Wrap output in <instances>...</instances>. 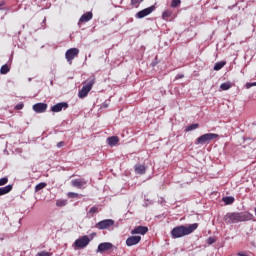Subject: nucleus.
Segmentation results:
<instances>
[{
    "instance_id": "obj_14",
    "label": "nucleus",
    "mask_w": 256,
    "mask_h": 256,
    "mask_svg": "<svg viewBox=\"0 0 256 256\" xmlns=\"http://www.w3.org/2000/svg\"><path fill=\"white\" fill-rule=\"evenodd\" d=\"M35 113H45L47 111V103H36L32 106Z\"/></svg>"
},
{
    "instance_id": "obj_35",
    "label": "nucleus",
    "mask_w": 256,
    "mask_h": 256,
    "mask_svg": "<svg viewBox=\"0 0 256 256\" xmlns=\"http://www.w3.org/2000/svg\"><path fill=\"white\" fill-rule=\"evenodd\" d=\"M23 107H24L23 103H20V104H17V105L15 106V109H16L17 111H21V109H23Z\"/></svg>"
},
{
    "instance_id": "obj_39",
    "label": "nucleus",
    "mask_w": 256,
    "mask_h": 256,
    "mask_svg": "<svg viewBox=\"0 0 256 256\" xmlns=\"http://www.w3.org/2000/svg\"><path fill=\"white\" fill-rule=\"evenodd\" d=\"M185 76L183 75V74H178L177 76H176V79H183Z\"/></svg>"
},
{
    "instance_id": "obj_24",
    "label": "nucleus",
    "mask_w": 256,
    "mask_h": 256,
    "mask_svg": "<svg viewBox=\"0 0 256 256\" xmlns=\"http://www.w3.org/2000/svg\"><path fill=\"white\" fill-rule=\"evenodd\" d=\"M223 201L225 202V205H232V203H235V198L227 196L223 198Z\"/></svg>"
},
{
    "instance_id": "obj_12",
    "label": "nucleus",
    "mask_w": 256,
    "mask_h": 256,
    "mask_svg": "<svg viewBox=\"0 0 256 256\" xmlns=\"http://www.w3.org/2000/svg\"><path fill=\"white\" fill-rule=\"evenodd\" d=\"M149 231L147 226H137L131 230V235H145Z\"/></svg>"
},
{
    "instance_id": "obj_5",
    "label": "nucleus",
    "mask_w": 256,
    "mask_h": 256,
    "mask_svg": "<svg viewBox=\"0 0 256 256\" xmlns=\"http://www.w3.org/2000/svg\"><path fill=\"white\" fill-rule=\"evenodd\" d=\"M89 243H91V240L89 239V236L85 235L75 240L74 247L75 249H85Z\"/></svg>"
},
{
    "instance_id": "obj_9",
    "label": "nucleus",
    "mask_w": 256,
    "mask_h": 256,
    "mask_svg": "<svg viewBox=\"0 0 256 256\" xmlns=\"http://www.w3.org/2000/svg\"><path fill=\"white\" fill-rule=\"evenodd\" d=\"M68 108H69V104L67 102H60L52 106L50 108V111H52V113H60V111H63V109L65 110Z\"/></svg>"
},
{
    "instance_id": "obj_38",
    "label": "nucleus",
    "mask_w": 256,
    "mask_h": 256,
    "mask_svg": "<svg viewBox=\"0 0 256 256\" xmlns=\"http://www.w3.org/2000/svg\"><path fill=\"white\" fill-rule=\"evenodd\" d=\"M237 255L238 256H247V252H238Z\"/></svg>"
},
{
    "instance_id": "obj_3",
    "label": "nucleus",
    "mask_w": 256,
    "mask_h": 256,
    "mask_svg": "<svg viewBox=\"0 0 256 256\" xmlns=\"http://www.w3.org/2000/svg\"><path fill=\"white\" fill-rule=\"evenodd\" d=\"M93 85H95V76H92L86 81V85L82 87V89L78 92L79 99H85L89 92L93 89Z\"/></svg>"
},
{
    "instance_id": "obj_40",
    "label": "nucleus",
    "mask_w": 256,
    "mask_h": 256,
    "mask_svg": "<svg viewBox=\"0 0 256 256\" xmlns=\"http://www.w3.org/2000/svg\"><path fill=\"white\" fill-rule=\"evenodd\" d=\"M5 5V1L0 2V7H3Z\"/></svg>"
},
{
    "instance_id": "obj_29",
    "label": "nucleus",
    "mask_w": 256,
    "mask_h": 256,
    "mask_svg": "<svg viewBox=\"0 0 256 256\" xmlns=\"http://www.w3.org/2000/svg\"><path fill=\"white\" fill-rule=\"evenodd\" d=\"M67 197H69V199H77V197H79V194L75 192H69L67 194Z\"/></svg>"
},
{
    "instance_id": "obj_6",
    "label": "nucleus",
    "mask_w": 256,
    "mask_h": 256,
    "mask_svg": "<svg viewBox=\"0 0 256 256\" xmlns=\"http://www.w3.org/2000/svg\"><path fill=\"white\" fill-rule=\"evenodd\" d=\"M78 56H79L78 48H70L65 53L66 61H68L70 65L71 63H73V59H75V57H78Z\"/></svg>"
},
{
    "instance_id": "obj_4",
    "label": "nucleus",
    "mask_w": 256,
    "mask_h": 256,
    "mask_svg": "<svg viewBox=\"0 0 256 256\" xmlns=\"http://www.w3.org/2000/svg\"><path fill=\"white\" fill-rule=\"evenodd\" d=\"M219 137V134L215 133H207L200 137H198L195 141V145H209L213 139H217Z\"/></svg>"
},
{
    "instance_id": "obj_2",
    "label": "nucleus",
    "mask_w": 256,
    "mask_h": 256,
    "mask_svg": "<svg viewBox=\"0 0 256 256\" xmlns=\"http://www.w3.org/2000/svg\"><path fill=\"white\" fill-rule=\"evenodd\" d=\"M197 227H199V224L197 223L189 224L188 226H176L171 231L172 239H180V237L191 235Z\"/></svg>"
},
{
    "instance_id": "obj_18",
    "label": "nucleus",
    "mask_w": 256,
    "mask_h": 256,
    "mask_svg": "<svg viewBox=\"0 0 256 256\" xmlns=\"http://www.w3.org/2000/svg\"><path fill=\"white\" fill-rule=\"evenodd\" d=\"M13 190V185H7L5 187L0 188V197L2 195H7V193H11Z\"/></svg>"
},
{
    "instance_id": "obj_37",
    "label": "nucleus",
    "mask_w": 256,
    "mask_h": 256,
    "mask_svg": "<svg viewBox=\"0 0 256 256\" xmlns=\"http://www.w3.org/2000/svg\"><path fill=\"white\" fill-rule=\"evenodd\" d=\"M47 24V18H44L42 21V28L45 29V25Z\"/></svg>"
},
{
    "instance_id": "obj_7",
    "label": "nucleus",
    "mask_w": 256,
    "mask_h": 256,
    "mask_svg": "<svg viewBox=\"0 0 256 256\" xmlns=\"http://www.w3.org/2000/svg\"><path fill=\"white\" fill-rule=\"evenodd\" d=\"M113 225H115L114 220L106 219L96 223V228L100 230H105V229H110V227H113Z\"/></svg>"
},
{
    "instance_id": "obj_11",
    "label": "nucleus",
    "mask_w": 256,
    "mask_h": 256,
    "mask_svg": "<svg viewBox=\"0 0 256 256\" xmlns=\"http://www.w3.org/2000/svg\"><path fill=\"white\" fill-rule=\"evenodd\" d=\"M71 185L77 189H85L87 187V181L85 179H74L71 181Z\"/></svg>"
},
{
    "instance_id": "obj_15",
    "label": "nucleus",
    "mask_w": 256,
    "mask_h": 256,
    "mask_svg": "<svg viewBox=\"0 0 256 256\" xmlns=\"http://www.w3.org/2000/svg\"><path fill=\"white\" fill-rule=\"evenodd\" d=\"M91 19H93V12H86L80 17L78 25H81V23H88Z\"/></svg>"
},
{
    "instance_id": "obj_17",
    "label": "nucleus",
    "mask_w": 256,
    "mask_h": 256,
    "mask_svg": "<svg viewBox=\"0 0 256 256\" xmlns=\"http://www.w3.org/2000/svg\"><path fill=\"white\" fill-rule=\"evenodd\" d=\"M107 143H108V145L113 147V146L117 145V143H119V137H117V136L108 137Z\"/></svg>"
},
{
    "instance_id": "obj_32",
    "label": "nucleus",
    "mask_w": 256,
    "mask_h": 256,
    "mask_svg": "<svg viewBox=\"0 0 256 256\" xmlns=\"http://www.w3.org/2000/svg\"><path fill=\"white\" fill-rule=\"evenodd\" d=\"M56 205L57 207H65L66 203L64 200H57Z\"/></svg>"
},
{
    "instance_id": "obj_36",
    "label": "nucleus",
    "mask_w": 256,
    "mask_h": 256,
    "mask_svg": "<svg viewBox=\"0 0 256 256\" xmlns=\"http://www.w3.org/2000/svg\"><path fill=\"white\" fill-rule=\"evenodd\" d=\"M64 146H65V142L63 141L57 143L58 149H61V147H64Z\"/></svg>"
},
{
    "instance_id": "obj_28",
    "label": "nucleus",
    "mask_w": 256,
    "mask_h": 256,
    "mask_svg": "<svg viewBox=\"0 0 256 256\" xmlns=\"http://www.w3.org/2000/svg\"><path fill=\"white\" fill-rule=\"evenodd\" d=\"M141 3H143V0H131L130 5H132V7H139V5H141Z\"/></svg>"
},
{
    "instance_id": "obj_21",
    "label": "nucleus",
    "mask_w": 256,
    "mask_h": 256,
    "mask_svg": "<svg viewBox=\"0 0 256 256\" xmlns=\"http://www.w3.org/2000/svg\"><path fill=\"white\" fill-rule=\"evenodd\" d=\"M231 87H233V84H231V82L222 83L220 85V89H222V91H229Z\"/></svg>"
},
{
    "instance_id": "obj_33",
    "label": "nucleus",
    "mask_w": 256,
    "mask_h": 256,
    "mask_svg": "<svg viewBox=\"0 0 256 256\" xmlns=\"http://www.w3.org/2000/svg\"><path fill=\"white\" fill-rule=\"evenodd\" d=\"M215 241H217L214 237H209L207 239V244L208 245H213V243H215Z\"/></svg>"
},
{
    "instance_id": "obj_22",
    "label": "nucleus",
    "mask_w": 256,
    "mask_h": 256,
    "mask_svg": "<svg viewBox=\"0 0 256 256\" xmlns=\"http://www.w3.org/2000/svg\"><path fill=\"white\" fill-rule=\"evenodd\" d=\"M171 15H173V11L171 10H165L162 13V19H164V21H167V19H169V17H171Z\"/></svg>"
},
{
    "instance_id": "obj_16",
    "label": "nucleus",
    "mask_w": 256,
    "mask_h": 256,
    "mask_svg": "<svg viewBox=\"0 0 256 256\" xmlns=\"http://www.w3.org/2000/svg\"><path fill=\"white\" fill-rule=\"evenodd\" d=\"M134 169H135V173H137L138 175H145L147 171V168L145 167V165H136Z\"/></svg>"
},
{
    "instance_id": "obj_31",
    "label": "nucleus",
    "mask_w": 256,
    "mask_h": 256,
    "mask_svg": "<svg viewBox=\"0 0 256 256\" xmlns=\"http://www.w3.org/2000/svg\"><path fill=\"white\" fill-rule=\"evenodd\" d=\"M246 89H251V87H256V82H247L245 84Z\"/></svg>"
},
{
    "instance_id": "obj_30",
    "label": "nucleus",
    "mask_w": 256,
    "mask_h": 256,
    "mask_svg": "<svg viewBox=\"0 0 256 256\" xmlns=\"http://www.w3.org/2000/svg\"><path fill=\"white\" fill-rule=\"evenodd\" d=\"M9 183V178L4 177L0 179V187H3V185H7Z\"/></svg>"
},
{
    "instance_id": "obj_34",
    "label": "nucleus",
    "mask_w": 256,
    "mask_h": 256,
    "mask_svg": "<svg viewBox=\"0 0 256 256\" xmlns=\"http://www.w3.org/2000/svg\"><path fill=\"white\" fill-rule=\"evenodd\" d=\"M37 256H51V253L46 252V251H42V252H39V253L37 254Z\"/></svg>"
},
{
    "instance_id": "obj_26",
    "label": "nucleus",
    "mask_w": 256,
    "mask_h": 256,
    "mask_svg": "<svg viewBox=\"0 0 256 256\" xmlns=\"http://www.w3.org/2000/svg\"><path fill=\"white\" fill-rule=\"evenodd\" d=\"M8 71H10V69L7 64L3 65L0 69L1 75H7Z\"/></svg>"
},
{
    "instance_id": "obj_27",
    "label": "nucleus",
    "mask_w": 256,
    "mask_h": 256,
    "mask_svg": "<svg viewBox=\"0 0 256 256\" xmlns=\"http://www.w3.org/2000/svg\"><path fill=\"white\" fill-rule=\"evenodd\" d=\"M179 5H181V0H172L170 7H172V9H177Z\"/></svg>"
},
{
    "instance_id": "obj_10",
    "label": "nucleus",
    "mask_w": 256,
    "mask_h": 256,
    "mask_svg": "<svg viewBox=\"0 0 256 256\" xmlns=\"http://www.w3.org/2000/svg\"><path fill=\"white\" fill-rule=\"evenodd\" d=\"M113 249V244L110 242L100 243L98 245L97 253H105V251H111Z\"/></svg>"
},
{
    "instance_id": "obj_25",
    "label": "nucleus",
    "mask_w": 256,
    "mask_h": 256,
    "mask_svg": "<svg viewBox=\"0 0 256 256\" xmlns=\"http://www.w3.org/2000/svg\"><path fill=\"white\" fill-rule=\"evenodd\" d=\"M46 187H47V183H45V182L39 183L35 186V191L37 193L38 191H41L42 189H45Z\"/></svg>"
},
{
    "instance_id": "obj_13",
    "label": "nucleus",
    "mask_w": 256,
    "mask_h": 256,
    "mask_svg": "<svg viewBox=\"0 0 256 256\" xmlns=\"http://www.w3.org/2000/svg\"><path fill=\"white\" fill-rule=\"evenodd\" d=\"M141 242V236H130L126 240L127 247H133V245H138Z\"/></svg>"
},
{
    "instance_id": "obj_23",
    "label": "nucleus",
    "mask_w": 256,
    "mask_h": 256,
    "mask_svg": "<svg viewBox=\"0 0 256 256\" xmlns=\"http://www.w3.org/2000/svg\"><path fill=\"white\" fill-rule=\"evenodd\" d=\"M195 129H199V124L195 123V124L187 126L185 128V132L189 133V131H195Z\"/></svg>"
},
{
    "instance_id": "obj_19",
    "label": "nucleus",
    "mask_w": 256,
    "mask_h": 256,
    "mask_svg": "<svg viewBox=\"0 0 256 256\" xmlns=\"http://www.w3.org/2000/svg\"><path fill=\"white\" fill-rule=\"evenodd\" d=\"M95 213H99V208H97V206H93L92 208H90V210L87 213L88 219H91V217H93Z\"/></svg>"
},
{
    "instance_id": "obj_8",
    "label": "nucleus",
    "mask_w": 256,
    "mask_h": 256,
    "mask_svg": "<svg viewBox=\"0 0 256 256\" xmlns=\"http://www.w3.org/2000/svg\"><path fill=\"white\" fill-rule=\"evenodd\" d=\"M153 11H155V6H150L148 8H145L141 11H139L135 17L136 19H143L145 17H147V15H151V13H153Z\"/></svg>"
},
{
    "instance_id": "obj_1",
    "label": "nucleus",
    "mask_w": 256,
    "mask_h": 256,
    "mask_svg": "<svg viewBox=\"0 0 256 256\" xmlns=\"http://www.w3.org/2000/svg\"><path fill=\"white\" fill-rule=\"evenodd\" d=\"M253 219V214L249 212H232L227 213L224 216V221L227 223V225H231L234 223H241L245 221H251Z\"/></svg>"
},
{
    "instance_id": "obj_20",
    "label": "nucleus",
    "mask_w": 256,
    "mask_h": 256,
    "mask_svg": "<svg viewBox=\"0 0 256 256\" xmlns=\"http://www.w3.org/2000/svg\"><path fill=\"white\" fill-rule=\"evenodd\" d=\"M224 65H227L226 61L217 62L214 65V71H221V69H223Z\"/></svg>"
}]
</instances>
